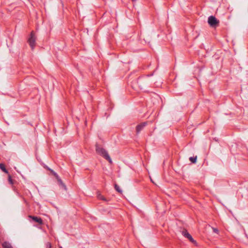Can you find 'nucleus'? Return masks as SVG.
Listing matches in <instances>:
<instances>
[{
  "mask_svg": "<svg viewBox=\"0 0 248 248\" xmlns=\"http://www.w3.org/2000/svg\"><path fill=\"white\" fill-rule=\"evenodd\" d=\"M47 170L50 171V172L55 176L57 180H58L59 178H60V177L59 176V175L57 174V173H56L53 170H51V169L47 167Z\"/></svg>",
  "mask_w": 248,
  "mask_h": 248,
  "instance_id": "11",
  "label": "nucleus"
},
{
  "mask_svg": "<svg viewBox=\"0 0 248 248\" xmlns=\"http://www.w3.org/2000/svg\"><path fill=\"white\" fill-rule=\"evenodd\" d=\"M147 123L146 122L142 123L139 125H138L136 127V132L138 134L139 133L143 128L146 125Z\"/></svg>",
  "mask_w": 248,
  "mask_h": 248,
  "instance_id": "6",
  "label": "nucleus"
},
{
  "mask_svg": "<svg viewBox=\"0 0 248 248\" xmlns=\"http://www.w3.org/2000/svg\"><path fill=\"white\" fill-rule=\"evenodd\" d=\"M61 248H62V247H61Z\"/></svg>",
  "mask_w": 248,
  "mask_h": 248,
  "instance_id": "20",
  "label": "nucleus"
},
{
  "mask_svg": "<svg viewBox=\"0 0 248 248\" xmlns=\"http://www.w3.org/2000/svg\"><path fill=\"white\" fill-rule=\"evenodd\" d=\"M208 23L211 27H216L218 25L219 21L214 16H211L208 18Z\"/></svg>",
  "mask_w": 248,
  "mask_h": 248,
  "instance_id": "2",
  "label": "nucleus"
},
{
  "mask_svg": "<svg viewBox=\"0 0 248 248\" xmlns=\"http://www.w3.org/2000/svg\"><path fill=\"white\" fill-rule=\"evenodd\" d=\"M30 217L31 218L34 222H37L39 224H42L43 223L42 219L40 217L31 216H30Z\"/></svg>",
  "mask_w": 248,
  "mask_h": 248,
  "instance_id": "7",
  "label": "nucleus"
},
{
  "mask_svg": "<svg viewBox=\"0 0 248 248\" xmlns=\"http://www.w3.org/2000/svg\"><path fill=\"white\" fill-rule=\"evenodd\" d=\"M3 248H13L11 243L9 242L5 241L2 244Z\"/></svg>",
  "mask_w": 248,
  "mask_h": 248,
  "instance_id": "8",
  "label": "nucleus"
},
{
  "mask_svg": "<svg viewBox=\"0 0 248 248\" xmlns=\"http://www.w3.org/2000/svg\"><path fill=\"white\" fill-rule=\"evenodd\" d=\"M137 0H132L133 1H136Z\"/></svg>",
  "mask_w": 248,
  "mask_h": 248,
  "instance_id": "19",
  "label": "nucleus"
},
{
  "mask_svg": "<svg viewBox=\"0 0 248 248\" xmlns=\"http://www.w3.org/2000/svg\"><path fill=\"white\" fill-rule=\"evenodd\" d=\"M47 170L50 171V172L55 176L57 180H58L59 178H60V177L59 176V175L57 174V173H56L53 170H51V169L47 167Z\"/></svg>",
  "mask_w": 248,
  "mask_h": 248,
  "instance_id": "10",
  "label": "nucleus"
},
{
  "mask_svg": "<svg viewBox=\"0 0 248 248\" xmlns=\"http://www.w3.org/2000/svg\"><path fill=\"white\" fill-rule=\"evenodd\" d=\"M0 169L4 172L8 173V170L6 169L5 166L3 164H0Z\"/></svg>",
  "mask_w": 248,
  "mask_h": 248,
  "instance_id": "12",
  "label": "nucleus"
},
{
  "mask_svg": "<svg viewBox=\"0 0 248 248\" xmlns=\"http://www.w3.org/2000/svg\"><path fill=\"white\" fill-rule=\"evenodd\" d=\"M115 189L117 191H118L119 193H122V191L120 189V186L116 184L115 185Z\"/></svg>",
  "mask_w": 248,
  "mask_h": 248,
  "instance_id": "15",
  "label": "nucleus"
},
{
  "mask_svg": "<svg viewBox=\"0 0 248 248\" xmlns=\"http://www.w3.org/2000/svg\"><path fill=\"white\" fill-rule=\"evenodd\" d=\"M58 183H59V184L60 186H62V187H63L64 188V190H66L67 188H66V186L64 185V184L62 182V179L61 178H59L58 180H57Z\"/></svg>",
  "mask_w": 248,
  "mask_h": 248,
  "instance_id": "9",
  "label": "nucleus"
},
{
  "mask_svg": "<svg viewBox=\"0 0 248 248\" xmlns=\"http://www.w3.org/2000/svg\"><path fill=\"white\" fill-rule=\"evenodd\" d=\"M95 150L96 153L107 160L110 164L112 163V161L109 156L108 152L103 148L99 146L98 144L95 145Z\"/></svg>",
  "mask_w": 248,
  "mask_h": 248,
  "instance_id": "1",
  "label": "nucleus"
},
{
  "mask_svg": "<svg viewBox=\"0 0 248 248\" xmlns=\"http://www.w3.org/2000/svg\"><path fill=\"white\" fill-rule=\"evenodd\" d=\"M213 229L214 232H215L216 233H217L218 232V230L217 229L213 228Z\"/></svg>",
  "mask_w": 248,
  "mask_h": 248,
  "instance_id": "18",
  "label": "nucleus"
},
{
  "mask_svg": "<svg viewBox=\"0 0 248 248\" xmlns=\"http://www.w3.org/2000/svg\"><path fill=\"white\" fill-rule=\"evenodd\" d=\"M51 248V245L50 243L47 242L46 244V248Z\"/></svg>",
  "mask_w": 248,
  "mask_h": 248,
  "instance_id": "17",
  "label": "nucleus"
},
{
  "mask_svg": "<svg viewBox=\"0 0 248 248\" xmlns=\"http://www.w3.org/2000/svg\"><path fill=\"white\" fill-rule=\"evenodd\" d=\"M8 181L10 183V184H11L12 185L13 184V180L12 179L11 176L10 175L8 176Z\"/></svg>",
  "mask_w": 248,
  "mask_h": 248,
  "instance_id": "16",
  "label": "nucleus"
},
{
  "mask_svg": "<svg viewBox=\"0 0 248 248\" xmlns=\"http://www.w3.org/2000/svg\"><path fill=\"white\" fill-rule=\"evenodd\" d=\"M147 78H139L138 79V84L139 86V87L141 89H143L145 87L144 85H143V83H146L147 84V82H146Z\"/></svg>",
  "mask_w": 248,
  "mask_h": 248,
  "instance_id": "5",
  "label": "nucleus"
},
{
  "mask_svg": "<svg viewBox=\"0 0 248 248\" xmlns=\"http://www.w3.org/2000/svg\"><path fill=\"white\" fill-rule=\"evenodd\" d=\"M189 160L190 161L193 163H194L196 162V160H197V156H195V157H190L189 158Z\"/></svg>",
  "mask_w": 248,
  "mask_h": 248,
  "instance_id": "14",
  "label": "nucleus"
},
{
  "mask_svg": "<svg viewBox=\"0 0 248 248\" xmlns=\"http://www.w3.org/2000/svg\"><path fill=\"white\" fill-rule=\"evenodd\" d=\"M97 197L100 200H103V201H107L106 199L103 196H102L100 194H98L97 195Z\"/></svg>",
  "mask_w": 248,
  "mask_h": 248,
  "instance_id": "13",
  "label": "nucleus"
},
{
  "mask_svg": "<svg viewBox=\"0 0 248 248\" xmlns=\"http://www.w3.org/2000/svg\"><path fill=\"white\" fill-rule=\"evenodd\" d=\"M35 41L36 38L35 37L33 31L31 33L30 38L28 39V43L31 48V49L33 50L35 46Z\"/></svg>",
  "mask_w": 248,
  "mask_h": 248,
  "instance_id": "3",
  "label": "nucleus"
},
{
  "mask_svg": "<svg viewBox=\"0 0 248 248\" xmlns=\"http://www.w3.org/2000/svg\"><path fill=\"white\" fill-rule=\"evenodd\" d=\"M182 233L184 236L188 239L190 242L194 244L196 243V241L194 240L192 236L188 233V232L186 230H183L182 232Z\"/></svg>",
  "mask_w": 248,
  "mask_h": 248,
  "instance_id": "4",
  "label": "nucleus"
}]
</instances>
